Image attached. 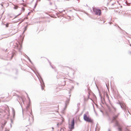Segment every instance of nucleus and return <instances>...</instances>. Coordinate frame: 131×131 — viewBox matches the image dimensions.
I'll use <instances>...</instances> for the list:
<instances>
[{
    "label": "nucleus",
    "instance_id": "5701e85b",
    "mask_svg": "<svg viewBox=\"0 0 131 131\" xmlns=\"http://www.w3.org/2000/svg\"><path fill=\"white\" fill-rule=\"evenodd\" d=\"M21 13H20V14H19V15H18L17 16H16L15 18H16L17 16H19V15H21Z\"/></svg>",
    "mask_w": 131,
    "mask_h": 131
},
{
    "label": "nucleus",
    "instance_id": "39448f33",
    "mask_svg": "<svg viewBox=\"0 0 131 131\" xmlns=\"http://www.w3.org/2000/svg\"><path fill=\"white\" fill-rule=\"evenodd\" d=\"M74 124L75 120L73 118L71 121V125H69V128L70 130V131H72L71 130L74 128Z\"/></svg>",
    "mask_w": 131,
    "mask_h": 131
},
{
    "label": "nucleus",
    "instance_id": "a19ab883",
    "mask_svg": "<svg viewBox=\"0 0 131 131\" xmlns=\"http://www.w3.org/2000/svg\"><path fill=\"white\" fill-rule=\"evenodd\" d=\"M106 86L107 87V86L106 85Z\"/></svg>",
    "mask_w": 131,
    "mask_h": 131
},
{
    "label": "nucleus",
    "instance_id": "f8f14e48",
    "mask_svg": "<svg viewBox=\"0 0 131 131\" xmlns=\"http://www.w3.org/2000/svg\"><path fill=\"white\" fill-rule=\"evenodd\" d=\"M30 106V103H29L27 105V106L26 107V109L27 110H28Z\"/></svg>",
    "mask_w": 131,
    "mask_h": 131
},
{
    "label": "nucleus",
    "instance_id": "4468645a",
    "mask_svg": "<svg viewBox=\"0 0 131 131\" xmlns=\"http://www.w3.org/2000/svg\"><path fill=\"white\" fill-rule=\"evenodd\" d=\"M48 61V62H49V63H50V66H51V67H52V68L53 69H54V67H53L51 65V62H50V61L48 60V59H47Z\"/></svg>",
    "mask_w": 131,
    "mask_h": 131
},
{
    "label": "nucleus",
    "instance_id": "412c9836",
    "mask_svg": "<svg viewBox=\"0 0 131 131\" xmlns=\"http://www.w3.org/2000/svg\"><path fill=\"white\" fill-rule=\"evenodd\" d=\"M28 60H29V61H30V62L31 63H32V62L30 59H28Z\"/></svg>",
    "mask_w": 131,
    "mask_h": 131
},
{
    "label": "nucleus",
    "instance_id": "9d476101",
    "mask_svg": "<svg viewBox=\"0 0 131 131\" xmlns=\"http://www.w3.org/2000/svg\"><path fill=\"white\" fill-rule=\"evenodd\" d=\"M12 113L13 115V119H14L15 117V111L13 108H12Z\"/></svg>",
    "mask_w": 131,
    "mask_h": 131
},
{
    "label": "nucleus",
    "instance_id": "72a5a7b5",
    "mask_svg": "<svg viewBox=\"0 0 131 131\" xmlns=\"http://www.w3.org/2000/svg\"><path fill=\"white\" fill-rule=\"evenodd\" d=\"M52 129H53H53H54V128H53V127H52Z\"/></svg>",
    "mask_w": 131,
    "mask_h": 131
},
{
    "label": "nucleus",
    "instance_id": "7ed1b4c3",
    "mask_svg": "<svg viewBox=\"0 0 131 131\" xmlns=\"http://www.w3.org/2000/svg\"><path fill=\"white\" fill-rule=\"evenodd\" d=\"M83 119L86 122H90L91 123H93V121L91 118L87 116L86 114H84L83 115Z\"/></svg>",
    "mask_w": 131,
    "mask_h": 131
},
{
    "label": "nucleus",
    "instance_id": "f257e3e1",
    "mask_svg": "<svg viewBox=\"0 0 131 131\" xmlns=\"http://www.w3.org/2000/svg\"><path fill=\"white\" fill-rule=\"evenodd\" d=\"M32 112L31 113L30 112V114H26L27 117L26 118V119H27L28 120L30 124L32 123L34 120L33 116L32 115Z\"/></svg>",
    "mask_w": 131,
    "mask_h": 131
},
{
    "label": "nucleus",
    "instance_id": "c756f323",
    "mask_svg": "<svg viewBox=\"0 0 131 131\" xmlns=\"http://www.w3.org/2000/svg\"><path fill=\"white\" fill-rule=\"evenodd\" d=\"M27 58L28 60L29 59H30L28 57H27Z\"/></svg>",
    "mask_w": 131,
    "mask_h": 131
},
{
    "label": "nucleus",
    "instance_id": "dca6fc26",
    "mask_svg": "<svg viewBox=\"0 0 131 131\" xmlns=\"http://www.w3.org/2000/svg\"><path fill=\"white\" fill-rule=\"evenodd\" d=\"M112 108H113V110L114 111V112H115L116 111V108L113 107Z\"/></svg>",
    "mask_w": 131,
    "mask_h": 131
},
{
    "label": "nucleus",
    "instance_id": "ddd939ff",
    "mask_svg": "<svg viewBox=\"0 0 131 131\" xmlns=\"http://www.w3.org/2000/svg\"><path fill=\"white\" fill-rule=\"evenodd\" d=\"M14 5V9H17L18 8V7L17 5Z\"/></svg>",
    "mask_w": 131,
    "mask_h": 131
},
{
    "label": "nucleus",
    "instance_id": "9b49d317",
    "mask_svg": "<svg viewBox=\"0 0 131 131\" xmlns=\"http://www.w3.org/2000/svg\"><path fill=\"white\" fill-rule=\"evenodd\" d=\"M6 122L5 121L4 122V124H2L1 126V129H3L4 127V126L5 124H6Z\"/></svg>",
    "mask_w": 131,
    "mask_h": 131
},
{
    "label": "nucleus",
    "instance_id": "1a4fd4ad",
    "mask_svg": "<svg viewBox=\"0 0 131 131\" xmlns=\"http://www.w3.org/2000/svg\"><path fill=\"white\" fill-rule=\"evenodd\" d=\"M120 114V113H118V114L116 115H114L113 117V121H116L117 120L116 119V118L118 117V116Z\"/></svg>",
    "mask_w": 131,
    "mask_h": 131
},
{
    "label": "nucleus",
    "instance_id": "a878e982",
    "mask_svg": "<svg viewBox=\"0 0 131 131\" xmlns=\"http://www.w3.org/2000/svg\"><path fill=\"white\" fill-rule=\"evenodd\" d=\"M109 111H110V112H111V110L110 108H109Z\"/></svg>",
    "mask_w": 131,
    "mask_h": 131
},
{
    "label": "nucleus",
    "instance_id": "2f4dec72",
    "mask_svg": "<svg viewBox=\"0 0 131 131\" xmlns=\"http://www.w3.org/2000/svg\"><path fill=\"white\" fill-rule=\"evenodd\" d=\"M77 85H79V84L78 83H77Z\"/></svg>",
    "mask_w": 131,
    "mask_h": 131
},
{
    "label": "nucleus",
    "instance_id": "58836bf2",
    "mask_svg": "<svg viewBox=\"0 0 131 131\" xmlns=\"http://www.w3.org/2000/svg\"><path fill=\"white\" fill-rule=\"evenodd\" d=\"M69 94H70V92H69Z\"/></svg>",
    "mask_w": 131,
    "mask_h": 131
},
{
    "label": "nucleus",
    "instance_id": "e433bc0d",
    "mask_svg": "<svg viewBox=\"0 0 131 131\" xmlns=\"http://www.w3.org/2000/svg\"><path fill=\"white\" fill-rule=\"evenodd\" d=\"M10 125L11 127H12V125H11V124H10Z\"/></svg>",
    "mask_w": 131,
    "mask_h": 131
},
{
    "label": "nucleus",
    "instance_id": "aec40b11",
    "mask_svg": "<svg viewBox=\"0 0 131 131\" xmlns=\"http://www.w3.org/2000/svg\"><path fill=\"white\" fill-rule=\"evenodd\" d=\"M60 131H64V129L62 128H61L60 130Z\"/></svg>",
    "mask_w": 131,
    "mask_h": 131
},
{
    "label": "nucleus",
    "instance_id": "7c9ffc66",
    "mask_svg": "<svg viewBox=\"0 0 131 131\" xmlns=\"http://www.w3.org/2000/svg\"><path fill=\"white\" fill-rule=\"evenodd\" d=\"M26 55V58H27V57H28L27 55Z\"/></svg>",
    "mask_w": 131,
    "mask_h": 131
},
{
    "label": "nucleus",
    "instance_id": "f704fd0d",
    "mask_svg": "<svg viewBox=\"0 0 131 131\" xmlns=\"http://www.w3.org/2000/svg\"><path fill=\"white\" fill-rule=\"evenodd\" d=\"M80 104V103H78V105H79Z\"/></svg>",
    "mask_w": 131,
    "mask_h": 131
},
{
    "label": "nucleus",
    "instance_id": "c85d7f7f",
    "mask_svg": "<svg viewBox=\"0 0 131 131\" xmlns=\"http://www.w3.org/2000/svg\"><path fill=\"white\" fill-rule=\"evenodd\" d=\"M108 131H111V130L110 129H108Z\"/></svg>",
    "mask_w": 131,
    "mask_h": 131
},
{
    "label": "nucleus",
    "instance_id": "bb28decb",
    "mask_svg": "<svg viewBox=\"0 0 131 131\" xmlns=\"http://www.w3.org/2000/svg\"><path fill=\"white\" fill-rule=\"evenodd\" d=\"M15 45L16 46H17V43H15Z\"/></svg>",
    "mask_w": 131,
    "mask_h": 131
},
{
    "label": "nucleus",
    "instance_id": "ea45409f",
    "mask_svg": "<svg viewBox=\"0 0 131 131\" xmlns=\"http://www.w3.org/2000/svg\"><path fill=\"white\" fill-rule=\"evenodd\" d=\"M26 19H28V18H27H27H26Z\"/></svg>",
    "mask_w": 131,
    "mask_h": 131
},
{
    "label": "nucleus",
    "instance_id": "6e6552de",
    "mask_svg": "<svg viewBox=\"0 0 131 131\" xmlns=\"http://www.w3.org/2000/svg\"><path fill=\"white\" fill-rule=\"evenodd\" d=\"M71 96V95H70L69 96V97L67 98V99L66 100V104H65L66 106L64 108V110H65L66 109V107H67V105H68L69 103V102L70 101V97Z\"/></svg>",
    "mask_w": 131,
    "mask_h": 131
},
{
    "label": "nucleus",
    "instance_id": "2eb2a0df",
    "mask_svg": "<svg viewBox=\"0 0 131 131\" xmlns=\"http://www.w3.org/2000/svg\"><path fill=\"white\" fill-rule=\"evenodd\" d=\"M15 53L14 52H12V56H11V59L15 55Z\"/></svg>",
    "mask_w": 131,
    "mask_h": 131
},
{
    "label": "nucleus",
    "instance_id": "6ab92c4d",
    "mask_svg": "<svg viewBox=\"0 0 131 131\" xmlns=\"http://www.w3.org/2000/svg\"><path fill=\"white\" fill-rule=\"evenodd\" d=\"M8 26H9V24H8L7 23V24L6 25V27H8Z\"/></svg>",
    "mask_w": 131,
    "mask_h": 131
},
{
    "label": "nucleus",
    "instance_id": "473e14b6",
    "mask_svg": "<svg viewBox=\"0 0 131 131\" xmlns=\"http://www.w3.org/2000/svg\"><path fill=\"white\" fill-rule=\"evenodd\" d=\"M115 3H113V4H112V5H114V4H115Z\"/></svg>",
    "mask_w": 131,
    "mask_h": 131
},
{
    "label": "nucleus",
    "instance_id": "4be33fe9",
    "mask_svg": "<svg viewBox=\"0 0 131 131\" xmlns=\"http://www.w3.org/2000/svg\"><path fill=\"white\" fill-rule=\"evenodd\" d=\"M128 53L129 54H131V51H129L128 52Z\"/></svg>",
    "mask_w": 131,
    "mask_h": 131
},
{
    "label": "nucleus",
    "instance_id": "20e7f679",
    "mask_svg": "<svg viewBox=\"0 0 131 131\" xmlns=\"http://www.w3.org/2000/svg\"><path fill=\"white\" fill-rule=\"evenodd\" d=\"M93 12L96 15L100 16L101 14V10L96 8H93Z\"/></svg>",
    "mask_w": 131,
    "mask_h": 131
},
{
    "label": "nucleus",
    "instance_id": "cd10ccee",
    "mask_svg": "<svg viewBox=\"0 0 131 131\" xmlns=\"http://www.w3.org/2000/svg\"><path fill=\"white\" fill-rule=\"evenodd\" d=\"M59 123H57V126L58 127V126H59Z\"/></svg>",
    "mask_w": 131,
    "mask_h": 131
},
{
    "label": "nucleus",
    "instance_id": "0eeeda50",
    "mask_svg": "<svg viewBox=\"0 0 131 131\" xmlns=\"http://www.w3.org/2000/svg\"><path fill=\"white\" fill-rule=\"evenodd\" d=\"M117 103L120 105L122 109L124 110L125 108V105L124 103L119 102H117Z\"/></svg>",
    "mask_w": 131,
    "mask_h": 131
},
{
    "label": "nucleus",
    "instance_id": "423d86ee",
    "mask_svg": "<svg viewBox=\"0 0 131 131\" xmlns=\"http://www.w3.org/2000/svg\"><path fill=\"white\" fill-rule=\"evenodd\" d=\"M40 76V79H39L40 83V85L41 89L42 90H43L44 89V87H45V85L42 78Z\"/></svg>",
    "mask_w": 131,
    "mask_h": 131
},
{
    "label": "nucleus",
    "instance_id": "f3484780",
    "mask_svg": "<svg viewBox=\"0 0 131 131\" xmlns=\"http://www.w3.org/2000/svg\"><path fill=\"white\" fill-rule=\"evenodd\" d=\"M22 10L24 12V11L25 10V8L23 7L22 8Z\"/></svg>",
    "mask_w": 131,
    "mask_h": 131
},
{
    "label": "nucleus",
    "instance_id": "393cba45",
    "mask_svg": "<svg viewBox=\"0 0 131 131\" xmlns=\"http://www.w3.org/2000/svg\"><path fill=\"white\" fill-rule=\"evenodd\" d=\"M11 123H13V121H12V119H11Z\"/></svg>",
    "mask_w": 131,
    "mask_h": 131
},
{
    "label": "nucleus",
    "instance_id": "4c0bfd02",
    "mask_svg": "<svg viewBox=\"0 0 131 131\" xmlns=\"http://www.w3.org/2000/svg\"><path fill=\"white\" fill-rule=\"evenodd\" d=\"M102 102L103 103H104V102H103V101H102Z\"/></svg>",
    "mask_w": 131,
    "mask_h": 131
},
{
    "label": "nucleus",
    "instance_id": "b1692460",
    "mask_svg": "<svg viewBox=\"0 0 131 131\" xmlns=\"http://www.w3.org/2000/svg\"><path fill=\"white\" fill-rule=\"evenodd\" d=\"M5 131H9V130L8 129H5Z\"/></svg>",
    "mask_w": 131,
    "mask_h": 131
},
{
    "label": "nucleus",
    "instance_id": "a211bd4d",
    "mask_svg": "<svg viewBox=\"0 0 131 131\" xmlns=\"http://www.w3.org/2000/svg\"><path fill=\"white\" fill-rule=\"evenodd\" d=\"M4 3H4L3 2V3H2L1 4V5L2 7H3V5L4 4Z\"/></svg>",
    "mask_w": 131,
    "mask_h": 131
},
{
    "label": "nucleus",
    "instance_id": "f03ea898",
    "mask_svg": "<svg viewBox=\"0 0 131 131\" xmlns=\"http://www.w3.org/2000/svg\"><path fill=\"white\" fill-rule=\"evenodd\" d=\"M115 121V126H117L118 127V131H122V127L119 124L118 121L117 120L116 121H113L112 120V122ZM125 131H130L129 129H126L125 130Z\"/></svg>",
    "mask_w": 131,
    "mask_h": 131
},
{
    "label": "nucleus",
    "instance_id": "79ce46f5",
    "mask_svg": "<svg viewBox=\"0 0 131 131\" xmlns=\"http://www.w3.org/2000/svg\"><path fill=\"white\" fill-rule=\"evenodd\" d=\"M102 112V111H101Z\"/></svg>",
    "mask_w": 131,
    "mask_h": 131
},
{
    "label": "nucleus",
    "instance_id": "c9c22d12",
    "mask_svg": "<svg viewBox=\"0 0 131 131\" xmlns=\"http://www.w3.org/2000/svg\"><path fill=\"white\" fill-rule=\"evenodd\" d=\"M72 89H73L74 88V87L73 86H72Z\"/></svg>",
    "mask_w": 131,
    "mask_h": 131
}]
</instances>
